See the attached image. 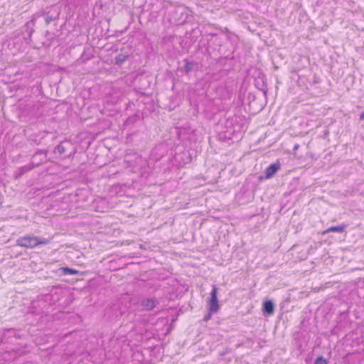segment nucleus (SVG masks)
<instances>
[{
  "label": "nucleus",
  "instance_id": "1",
  "mask_svg": "<svg viewBox=\"0 0 364 364\" xmlns=\"http://www.w3.org/2000/svg\"><path fill=\"white\" fill-rule=\"evenodd\" d=\"M1 343L3 345L7 344L8 346H11L6 347L8 351L17 350L16 346L22 344L19 332L14 328L4 330L1 336Z\"/></svg>",
  "mask_w": 364,
  "mask_h": 364
},
{
  "label": "nucleus",
  "instance_id": "2",
  "mask_svg": "<svg viewBox=\"0 0 364 364\" xmlns=\"http://www.w3.org/2000/svg\"><path fill=\"white\" fill-rule=\"evenodd\" d=\"M48 151L41 149L37 151L32 156L30 164L23 166L19 168L18 176H21L25 173L32 170L34 167L38 166L46 161Z\"/></svg>",
  "mask_w": 364,
  "mask_h": 364
},
{
  "label": "nucleus",
  "instance_id": "3",
  "mask_svg": "<svg viewBox=\"0 0 364 364\" xmlns=\"http://www.w3.org/2000/svg\"><path fill=\"white\" fill-rule=\"evenodd\" d=\"M54 152L64 158H70L75 154V148L70 141H64L55 148Z\"/></svg>",
  "mask_w": 364,
  "mask_h": 364
},
{
  "label": "nucleus",
  "instance_id": "4",
  "mask_svg": "<svg viewBox=\"0 0 364 364\" xmlns=\"http://www.w3.org/2000/svg\"><path fill=\"white\" fill-rule=\"evenodd\" d=\"M218 287L216 285L213 286L212 291L210 292V299L208 301L209 311L210 313H217L220 309V305L218 299Z\"/></svg>",
  "mask_w": 364,
  "mask_h": 364
},
{
  "label": "nucleus",
  "instance_id": "5",
  "mask_svg": "<svg viewBox=\"0 0 364 364\" xmlns=\"http://www.w3.org/2000/svg\"><path fill=\"white\" fill-rule=\"evenodd\" d=\"M16 243L18 246L33 248L37 246V237L35 236H25L19 237Z\"/></svg>",
  "mask_w": 364,
  "mask_h": 364
},
{
  "label": "nucleus",
  "instance_id": "6",
  "mask_svg": "<svg viewBox=\"0 0 364 364\" xmlns=\"http://www.w3.org/2000/svg\"><path fill=\"white\" fill-rule=\"evenodd\" d=\"M157 304V301L155 299L146 298L141 301V305L144 311L152 310Z\"/></svg>",
  "mask_w": 364,
  "mask_h": 364
},
{
  "label": "nucleus",
  "instance_id": "7",
  "mask_svg": "<svg viewBox=\"0 0 364 364\" xmlns=\"http://www.w3.org/2000/svg\"><path fill=\"white\" fill-rule=\"evenodd\" d=\"M280 168V164L279 162L274 163L269 166L265 169V177L266 178H270L276 173V172Z\"/></svg>",
  "mask_w": 364,
  "mask_h": 364
},
{
  "label": "nucleus",
  "instance_id": "8",
  "mask_svg": "<svg viewBox=\"0 0 364 364\" xmlns=\"http://www.w3.org/2000/svg\"><path fill=\"white\" fill-rule=\"evenodd\" d=\"M184 65L182 70L186 73L193 71L197 66V64L193 61H190L188 59H184Z\"/></svg>",
  "mask_w": 364,
  "mask_h": 364
},
{
  "label": "nucleus",
  "instance_id": "9",
  "mask_svg": "<svg viewBox=\"0 0 364 364\" xmlns=\"http://www.w3.org/2000/svg\"><path fill=\"white\" fill-rule=\"evenodd\" d=\"M263 312L268 315H271L274 313V304L272 301H266L263 304Z\"/></svg>",
  "mask_w": 364,
  "mask_h": 364
},
{
  "label": "nucleus",
  "instance_id": "10",
  "mask_svg": "<svg viewBox=\"0 0 364 364\" xmlns=\"http://www.w3.org/2000/svg\"><path fill=\"white\" fill-rule=\"evenodd\" d=\"M346 228V225H341L338 226H332L323 232V234L331 232H343L345 230V228Z\"/></svg>",
  "mask_w": 364,
  "mask_h": 364
},
{
  "label": "nucleus",
  "instance_id": "11",
  "mask_svg": "<svg viewBox=\"0 0 364 364\" xmlns=\"http://www.w3.org/2000/svg\"><path fill=\"white\" fill-rule=\"evenodd\" d=\"M60 270L62 271V272L64 275H68V274L77 275L79 274L78 270H76L75 269H72L70 267H62L60 269Z\"/></svg>",
  "mask_w": 364,
  "mask_h": 364
},
{
  "label": "nucleus",
  "instance_id": "12",
  "mask_svg": "<svg viewBox=\"0 0 364 364\" xmlns=\"http://www.w3.org/2000/svg\"><path fill=\"white\" fill-rule=\"evenodd\" d=\"M127 55L120 53L115 57V64L122 65V63L127 60Z\"/></svg>",
  "mask_w": 364,
  "mask_h": 364
},
{
  "label": "nucleus",
  "instance_id": "13",
  "mask_svg": "<svg viewBox=\"0 0 364 364\" xmlns=\"http://www.w3.org/2000/svg\"><path fill=\"white\" fill-rule=\"evenodd\" d=\"M314 364H328L327 360L323 358V356L318 357L315 361Z\"/></svg>",
  "mask_w": 364,
  "mask_h": 364
},
{
  "label": "nucleus",
  "instance_id": "14",
  "mask_svg": "<svg viewBox=\"0 0 364 364\" xmlns=\"http://www.w3.org/2000/svg\"><path fill=\"white\" fill-rule=\"evenodd\" d=\"M55 18V17H53L52 16L47 14L45 17L46 23L47 25L50 24Z\"/></svg>",
  "mask_w": 364,
  "mask_h": 364
},
{
  "label": "nucleus",
  "instance_id": "15",
  "mask_svg": "<svg viewBox=\"0 0 364 364\" xmlns=\"http://www.w3.org/2000/svg\"><path fill=\"white\" fill-rule=\"evenodd\" d=\"M49 243V240L48 239H42L40 240L37 237V245H47Z\"/></svg>",
  "mask_w": 364,
  "mask_h": 364
},
{
  "label": "nucleus",
  "instance_id": "16",
  "mask_svg": "<svg viewBox=\"0 0 364 364\" xmlns=\"http://www.w3.org/2000/svg\"><path fill=\"white\" fill-rule=\"evenodd\" d=\"M213 313H210V311H209V312L208 313V314L206 316H204L203 318V321H208V320L210 319L211 318V315H212Z\"/></svg>",
  "mask_w": 364,
  "mask_h": 364
},
{
  "label": "nucleus",
  "instance_id": "17",
  "mask_svg": "<svg viewBox=\"0 0 364 364\" xmlns=\"http://www.w3.org/2000/svg\"><path fill=\"white\" fill-rule=\"evenodd\" d=\"M360 119L364 120V111L360 115Z\"/></svg>",
  "mask_w": 364,
  "mask_h": 364
},
{
  "label": "nucleus",
  "instance_id": "18",
  "mask_svg": "<svg viewBox=\"0 0 364 364\" xmlns=\"http://www.w3.org/2000/svg\"><path fill=\"white\" fill-rule=\"evenodd\" d=\"M42 158H43V156H38L36 160H41V159H42Z\"/></svg>",
  "mask_w": 364,
  "mask_h": 364
},
{
  "label": "nucleus",
  "instance_id": "19",
  "mask_svg": "<svg viewBox=\"0 0 364 364\" xmlns=\"http://www.w3.org/2000/svg\"><path fill=\"white\" fill-rule=\"evenodd\" d=\"M298 146H299V145H296V146H294V149H296L298 148Z\"/></svg>",
  "mask_w": 364,
  "mask_h": 364
}]
</instances>
